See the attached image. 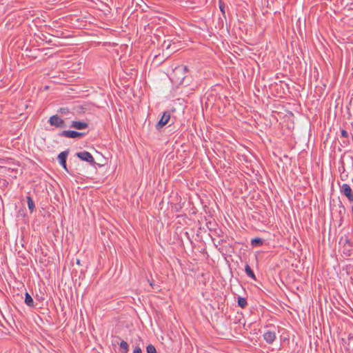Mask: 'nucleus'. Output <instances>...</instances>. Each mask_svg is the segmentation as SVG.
I'll list each match as a JSON object with an SVG mask.
<instances>
[{
	"instance_id": "nucleus-23",
	"label": "nucleus",
	"mask_w": 353,
	"mask_h": 353,
	"mask_svg": "<svg viewBox=\"0 0 353 353\" xmlns=\"http://www.w3.org/2000/svg\"><path fill=\"white\" fill-rule=\"evenodd\" d=\"M183 70L185 72H188V67H187V66H183Z\"/></svg>"
},
{
	"instance_id": "nucleus-25",
	"label": "nucleus",
	"mask_w": 353,
	"mask_h": 353,
	"mask_svg": "<svg viewBox=\"0 0 353 353\" xmlns=\"http://www.w3.org/2000/svg\"><path fill=\"white\" fill-rule=\"evenodd\" d=\"M77 263L79 264V265L80 264V260L79 259L77 260Z\"/></svg>"
},
{
	"instance_id": "nucleus-13",
	"label": "nucleus",
	"mask_w": 353,
	"mask_h": 353,
	"mask_svg": "<svg viewBox=\"0 0 353 353\" xmlns=\"http://www.w3.org/2000/svg\"><path fill=\"white\" fill-rule=\"evenodd\" d=\"M238 305L241 308H245L248 305V302L245 298L239 296L237 301Z\"/></svg>"
},
{
	"instance_id": "nucleus-26",
	"label": "nucleus",
	"mask_w": 353,
	"mask_h": 353,
	"mask_svg": "<svg viewBox=\"0 0 353 353\" xmlns=\"http://www.w3.org/2000/svg\"><path fill=\"white\" fill-rule=\"evenodd\" d=\"M343 143H345V145H347L348 143V141H343Z\"/></svg>"
},
{
	"instance_id": "nucleus-4",
	"label": "nucleus",
	"mask_w": 353,
	"mask_h": 353,
	"mask_svg": "<svg viewBox=\"0 0 353 353\" xmlns=\"http://www.w3.org/2000/svg\"><path fill=\"white\" fill-rule=\"evenodd\" d=\"M86 134L85 132H77L74 130H63L59 133L60 137L76 139L84 137Z\"/></svg>"
},
{
	"instance_id": "nucleus-9",
	"label": "nucleus",
	"mask_w": 353,
	"mask_h": 353,
	"mask_svg": "<svg viewBox=\"0 0 353 353\" xmlns=\"http://www.w3.org/2000/svg\"><path fill=\"white\" fill-rule=\"evenodd\" d=\"M25 303L31 307L34 306L33 299L28 292H26L25 294Z\"/></svg>"
},
{
	"instance_id": "nucleus-22",
	"label": "nucleus",
	"mask_w": 353,
	"mask_h": 353,
	"mask_svg": "<svg viewBox=\"0 0 353 353\" xmlns=\"http://www.w3.org/2000/svg\"><path fill=\"white\" fill-rule=\"evenodd\" d=\"M133 353H142V350L139 347L137 346L134 349Z\"/></svg>"
},
{
	"instance_id": "nucleus-5",
	"label": "nucleus",
	"mask_w": 353,
	"mask_h": 353,
	"mask_svg": "<svg viewBox=\"0 0 353 353\" xmlns=\"http://www.w3.org/2000/svg\"><path fill=\"white\" fill-rule=\"evenodd\" d=\"M170 119V113L168 111H165L163 113L161 118L159 122L156 124L157 130H159L164 125H165Z\"/></svg>"
},
{
	"instance_id": "nucleus-17",
	"label": "nucleus",
	"mask_w": 353,
	"mask_h": 353,
	"mask_svg": "<svg viewBox=\"0 0 353 353\" xmlns=\"http://www.w3.org/2000/svg\"><path fill=\"white\" fill-rule=\"evenodd\" d=\"M348 173L347 172L340 173V179L341 181H347L348 179Z\"/></svg>"
},
{
	"instance_id": "nucleus-2",
	"label": "nucleus",
	"mask_w": 353,
	"mask_h": 353,
	"mask_svg": "<svg viewBox=\"0 0 353 353\" xmlns=\"http://www.w3.org/2000/svg\"><path fill=\"white\" fill-rule=\"evenodd\" d=\"M48 122L52 126H54L56 128H63L66 127L65 121L57 114L50 117Z\"/></svg>"
},
{
	"instance_id": "nucleus-15",
	"label": "nucleus",
	"mask_w": 353,
	"mask_h": 353,
	"mask_svg": "<svg viewBox=\"0 0 353 353\" xmlns=\"http://www.w3.org/2000/svg\"><path fill=\"white\" fill-rule=\"evenodd\" d=\"M219 9L222 13L223 17L225 19V4L221 0L219 1Z\"/></svg>"
},
{
	"instance_id": "nucleus-12",
	"label": "nucleus",
	"mask_w": 353,
	"mask_h": 353,
	"mask_svg": "<svg viewBox=\"0 0 353 353\" xmlns=\"http://www.w3.org/2000/svg\"><path fill=\"white\" fill-rule=\"evenodd\" d=\"M119 347H120L121 353H128V352L129 351V345H128V343L125 342V341H122L120 343Z\"/></svg>"
},
{
	"instance_id": "nucleus-3",
	"label": "nucleus",
	"mask_w": 353,
	"mask_h": 353,
	"mask_svg": "<svg viewBox=\"0 0 353 353\" xmlns=\"http://www.w3.org/2000/svg\"><path fill=\"white\" fill-rule=\"evenodd\" d=\"M76 156L79 159H80L81 161H86L92 165H95L97 164V163L94 161V157L89 152L83 151V152H77Z\"/></svg>"
},
{
	"instance_id": "nucleus-19",
	"label": "nucleus",
	"mask_w": 353,
	"mask_h": 353,
	"mask_svg": "<svg viewBox=\"0 0 353 353\" xmlns=\"http://www.w3.org/2000/svg\"><path fill=\"white\" fill-rule=\"evenodd\" d=\"M58 112L61 114H66V113L69 112V110L67 108H61L58 110Z\"/></svg>"
},
{
	"instance_id": "nucleus-8",
	"label": "nucleus",
	"mask_w": 353,
	"mask_h": 353,
	"mask_svg": "<svg viewBox=\"0 0 353 353\" xmlns=\"http://www.w3.org/2000/svg\"><path fill=\"white\" fill-rule=\"evenodd\" d=\"M70 127L79 130H81L88 128V123L85 121H72Z\"/></svg>"
},
{
	"instance_id": "nucleus-16",
	"label": "nucleus",
	"mask_w": 353,
	"mask_h": 353,
	"mask_svg": "<svg viewBox=\"0 0 353 353\" xmlns=\"http://www.w3.org/2000/svg\"><path fill=\"white\" fill-rule=\"evenodd\" d=\"M146 352L147 353H157L155 347L152 344L147 345Z\"/></svg>"
},
{
	"instance_id": "nucleus-20",
	"label": "nucleus",
	"mask_w": 353,
	"mask_h": 353,
	"mask_svg": "<svg viewBox=\"0 0 353 353\" xmlns=\"http://www.w3.org/2000/svg\"><path fill=\"white\" fill-rule=\"evenodd\" d=\"M339 171L340 172V173L346 172L345 168V164L343 161L341 162V165L339 166Z\"/></svg>"
},
{
	"instance_id": "nucleus-27",
	"label": "nucleus",
	"mask_w": 353,
	"mask_h": 353,
	"mask_svg": "<svg viewBox=\"0 0 353 353\" xmlns=\"http://www.w3.org/2000/svg\"><path fill=\"white\" fill-rule=\"evenodd\" d=\"M6 183H7L6 181L3 180V185H6Z\"/></svg>"
},
{
	"instance_id": "nucleus-11",
	"label": "nucleus",
	"mask_w": 353,
	"mask_h": 353,
	"mask_svg": "<svg viewBox=\"0 0 353 353\" xmlns=\"http://www.w3.org/2000/svg\"><path fill=\"white\" fill-rule=\"evenodd\" d=\"M245 272L246 274L249 277L252 278L253 280H256V276H255L253 270L251 269L250 265H248V264L245 266Z\"/></svg>"
},
{
	"instance_id": "nucleus-1",
	"label": "nucleus",
	"mask_w": 353,
	"mask_h": 353,
	"mask_svg": "<svg viewBox=\"0 0 353 353\" xmlns=\"http://www.w3.org/2000/svg\"><path fill=\"white\" fill-rule=\"evenodd\" d=\"M339 185L340 192L345 196L350 204L353 203V191L350 185L343 183Z\"/></svg>"
},
{
	"instance_id": "nucleus-7",
	"label": "nucleus",
	"mask_w": 353,
	"mask_h": 353,
	"mask_svg": "<svg viewBox=\"0 0 353 353\" xmlns=\"http://www.w3.org/2000/svg\"><path fill=\"white\" fill-rule=\"evenodd\" d=\"M263 336V339L268 344H272L276 338L275 332L270 330H268L265 332H264Z\"/></svg>"
},
{
	"instance_id": "nucleus-18",
	"label": "nucleus",
	"mask_w": 353,
	"mask_h": 353,
	"mask_svg": "<svg viewBox=\"0 0 353 353\" xmlns=\"http://www.w3.org/2000/svg\"><path fill=\"white\" fill-rule=\"evenodd\" d=\"M150 285L151 286V288L153 289V290H158L159 291L160 289V286L159 285H157L154 283V281H150Z\"/></svg>"
},
{
	"instance_id": "nucleus-6",
	"label": "nucleus",
	"mask_w": 353,
	"mask_h": 353,
	"mask_svg": "<svg viewBox=\"0 0 353 353\" xmlns=\"http://www.w3.org/2000/svg\"><path fill=\"white\" fill-rule=\"evenodd\" d=\"M68 150H65L63 152H61L58 155V160L61 165L63 167V168L68 172L67 168V164H66V160L68 155Z\"/></svg>"
},
{
	"instance_id": "nucleus-21",
	"label": "nucleus",
	"mask_w": 353,
	"mask_h": 353,
	"mask_svg": "<svg viewBox=\"0 0 353 353\" xmlns=\"http://www.w3.org/2000/svg\"><path fill=\"white\" fill-rule=\"evenodd\" d=\"M341 134L342 137L348 138V132L345 130H342Z\"/></svg>"
},
{
	"instance_id": "nucleus-24",
	"label": "nucleus",
	"mask_w": 353,
	"mask_h": 353,
	"mask_svg": "<svg viewBox=\"0 0 353 353\" xmlns=\"http://www.w3.org/2000/svg\"><path fill=\"white\" fill-rule=\"evenodd\" d=\"M345 241H346V243H347L348 244H350V239H346V240H345Z\"/></svg>"
},
{
	"instance_id": "nucleus-14",
	"label": "nucleus",
	"mask_w": 353,
	"mask_h": 353,
	"mask_svg": "<svg viewBox=\"0 0 353 353\" xmlns=\"http://www.w3.org/2000/svg\"><path fill=\"white\" fill-rule=\"evenodd\" d=\"M27 203L29 210L30 212H32L35 209V205L32 199L30 196H27Z\"/></svg>"
},
{
	"instance_id": "nucleus-10",
	"label": "nucleus",
	"mask_w": 353,
	"mask_h": 353,
	"mask_svg": "<svg viewBox=\"0 0 353 353\" xmlns=\"http://www.w3.org/2000/svg\"><path fill=\"white\" fill-rule=\"evenodd\" d=\"M263 244V239L261 238H254L251 240V245L252 247H259Z\"/></svg>"
}]
</instances>
